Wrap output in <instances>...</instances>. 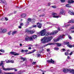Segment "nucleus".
I'll list each match as a JSON object with an SVG mask.
<instances>
[{
    "label": "nucleus",
    "mask_w": 74,
    "mask_h": 74,
    "mask_svg": "<svg viewBox=\"0 0 74 74\" xmlns=\"http://www.w3.org/2000/svg\"><path fill=\"white\" fill-rule=\"evenodd\" d=\"M53 38L52 37H47L43 38L41 40V41L42 44H45L46 42H48L49 41H51Z\"/></svg>",
    "instance_id": "nucleus-1"
},
{
    "label": "nucleus",
    "mask_w": 74,
    "mask_h": 74,
    "mask_svg": "<svg viewBox=\"0 0 74 74\" xmlns=\"http://www.w3.org/2000/svg\"><path fill=\"white\" fill-rule=\"evenodd\" d=\"M63 72L65 73H67V72H70L72 73V74H74V70H70L68 69H64L63 70Z\"/></svg>",
    "instance_id": "nucleus-2"
},
{
    "label": "nucleus",
    "mask_w": 74,
    "mask_h": 74,
    "mask_svg": "<svg viewBox=\"0 0 74 74\" xmlns=\"http://www.w3.org/2000/svg\"><path fill=\"white\" fill-rule=\"evenodd\" d=\"M64 36H65V35H63L61 36H59V38L56 39H54V41L55 42H58V41H59V40H62V39L63 38V37H64Z\"/></svg>",
    "instance_id": "nucleus-3"
},
{
    "label": "nucleus",
    "mask_w": 74,
    "mask_h": 74,
    "mask_svg": "<svg viewBox=\"0 0 74 74\" xmlns=\"http://www.w3.org/2000/svg\"><path fill=\"white\" fill-rule=\"evenodd\" d=\"M39 33L40 34L41 36H45V34L46 33V30H43L42 31H41Z\"/></svg>",
    "instance_id": "nucleus-4"
},
{
    "label": "nucleus",
    "mask_w": 74,
    "mask_h": 74,
    "mask_svg": "<svg viewBox=\"0 0 74 74\" xmlns=\"http://www.w3.org/2000/svg\"><path fill=\"white\" fill-rule=\"evenodd\" d=\"M25 40L26 41H33V38L31 36L29 37L27 36L25 37Z\"/></svg>",
    "instance_id": "nucleus-5"
},
{
    "label": "nucleus",
    "mask_w": 74,
    "mask_h": 74,
    "mask_svg": "<svg viewBox=\"0 0 74 74\" xmlns=\"http://www.w3.org/2000/svg\"><path fill=\"white\" fill-rule=\"evenodd\" d=\"M15 71H17V69H15V68H10V69H6V68H3V69L4 70H5V71H10V70H14Z\"/></svg>",
    "instance_id": "nucleus-6"
},
{
    "label": "nucleus",
    "mask_w": 74,
    "mask_h": 74,
    "mask_svg": "<svg viewBox=\"0 0 74 74\" xmlns=\"http://www.w3.org/2000/svg\"><path fill=\"white\" fill-rule=\"evenodd\" d=\"M57 15V14L55 13H52V15L53 18H60V17H61L60 16H56Z\"/></svg>",
    "instance_id": "nucleus-7"
},
{
    "label": "nucleus",
    "mask_w": 74,
    "mask_h": 74,
    "mask_svg": "<svg viewBox=\"0 0 74 74\" xmlns=\"http://www.w3.org/2000/svg\"><path fill=\"white\" fill-rule=\"evenodd\" d=\"M10 53V55H12L14 56H18L19 55L18 53H17L15 52L11 51Z\"/></svg>",
    "instance_id": "nucleus-8"
},
{
    "label": "nucleus",
    "mask_w": 74,
    "mask_h": 74,
    "mask_svg": "<svg viewBox=\"0 0 74 74\" xmlns=\"http://www.w3.org/2000/svg\"><path fill=\"white\" fill-rule=\"evenodd\" d=\"M51 60H47V62L48 63H51L54 64L55 61H53V60H52V59H51Z\"/></svg>",
    "instance_id": "nucleus-9"
},
{
    "label": "nucleus",
    "mask_w": 74,
    "mask_h": 74,
    "mask_svg": "<svg viewBox=\"0 0 74 74\" xmlns=\"http://www.w3.org/2000/svg\"><path fill=\"white\" fill-rule=\"evenodd\" d=\"M58 31L57 30L53 31V32L50 34V35H53L54 34H56V33H58Z\"/></svg>",
    "instance_id": "nucleus-10"
},
{
    "label": "nucleus",
    "mask_w": 74,
    "mask_h": 74,
    "mask_svg": "<svg viewBox=\"0 0 74 74\" xmlns=\"http://www.w3.org/2000/svg\"><path fill=\"white\" fill-rule=\"evenodd\" d=\"M68 13L70 14V15H74V12L73 11L69 10V11Z\"/></svg>",
    "instance_id": "nucleus-11"
},
{
    "label": "nucleus",
    "mask_w": 74,
    "mask_h": 74,
    "mask_svg": "<svg viewBox=\"0 0 74 74\" xmlns=\"http://www.w3.org/2000/svg\"><path fill=\"white\" fill-rule=\"evenodd\" d=\"M37 25H38V28H40V29H41V27L42 26V24L39 23H37Z\"/></svg>",
    "instance_id": "nucleus-12"
},
{
    "label": "nucleus",
    "mask_w": 74,
    "mask_h": 74,
    "mask_svg": "<svg viewBox=\"0 0 74 74\" xmlns=\"http://www.w3.org/2000/svg\"><path fill=\"white\" fill-rule=\"evenodd\" d=\"M6 63H14V61L12 60H9L8 61L6 62Z\"/></svg>",
    "instance_id": "nucleus-13"
},
{
    "label": "nucleus",
    "mask_w": 74,
    "mask_h": 74,
    "mask_svg": "<svg viewBox=\"0 0 74 74\" xmlns=\"http://www.w3.org/2000/svg\"><path fill=\"white\" fill-rule=\"evenodd\" d=\"M7 32V30L6 29H4L2 30V29H0V32H2L3 33H4V32Z\"/></svg>",
    "instance_id": "nucleus-14"
},
{
    "label": "nucleus",
    "mask_w": 74,
    "mask_h": 74,
    "mask_svg": "<svg viewBox=\"0 0 74 74\" xmlns=\"http://www.w3.org/2000/svg\"><path fill=\"white\" fill-rule=\"evenodd\" d=\"M32 38H33L34 39V40H36L37 38V36L36 35H33V36H31Z\"/></svg>",
    "instance_id": "nucleus-15"
},
{
    "label": "nucleus",
    "mask_w": 74,
    "mask_h": 74,
    "mask_svg": "<svg viewBox=\"0 0 74 74\" xmlns=\"http://www.w3.org/2000/svg\"><path fill=\"white\" fill-rule=\"evenodd\" d=\"M21 18H26V14H22L21 15Z\"/></svg>",
    "instance_id": "nucleus-16"
},
{
    "label": "nucleus",
    "mask_w": 74,
    "mask_h": 74,
    "mask_svg": "<svg viewBox=\"0 0 74 74\" xmlns=\"http://www.w3.org/2000/svg\"><path fill=\"white\" fill-rule=\"evenodd\" d=\"M55 44H56L55 43H49L46 45V46H47V45H55Z\"/></svg>",
    "instance_id": "nucleus-17"
},
{
    "label": "nucleus",
    "mask_w": 74,
    "mask_h": 74,
    "mask_svg": "<svg viewBox=\"0 0 74 74\" xmlns=\"http://www.w3.org/2000/svg\"><path fill=\"white\" fill-rule=\"evenodd\" d=\"M2 74H15V73L13 72L12 73H9L8 72L7 73L5 72H4L2 73Z\"/></svg>",
    "instance_id": "nucleus-18"
},
{
    "label": "nucleus",
    "mask_w": 74,
    "mask_h": 74,
    "mask_svg": "<svg viewBox=\"0 0 74 74\" xmlns=\"http://www.w3.org/2000/svg\"><path fill=\"white\" fill-rule=\"evenodd\" d=\"M64 13V11H63V9H61L60 11V12L59 14L60 15H62Z\"/></svg>",
    "instance_id": "nucleus-19"
},
{
    "label": "nucleus",
    "mask_w": 74,
    "mask_h": 74,
    "mask_svg": "<svg viewBox=\"0 0 74 74\" xmlns=\"http://www.w3.org/2000/svg\"><path fill=\"white\" fill-rule=\"evenodd\" d=\"M21 60H23V62H25V61H26V60L27 59L26 58H24L22 57L21 58Z\"/></svg>",
    "instance_id": "nucleus-20"
},
{
    "label": "nucleus",
    "mask_w": 74,
    "mask_h": 74,
    "mask_svg": "<svg viewBox=\"0 0 74 74\" xmlns=\"http://www.w3.org/2000/svg\"><path fill=\"white\" fill-rule=\"evenodd\" d=\"M32 21V19L30 18H28V20L27 21V23H29V22H30Z\"/></svg>",
    "instance_id": "nucleus-21"
},
{
    "label": "nucleus",
    "mask_w": 74,
    "mask_h": 74,
    "mask_svg": "<svg viewBox=\"0 0 74 74\" xmlns=\"http://www.w3.org/2000/svg\"><path fill=\"white\" fill-rule=\"evenodd\" d=\"M21 52H27L28 50H23L21 51Z\"/></svg>",
    "instance_id": "nucleus-22"
},
{
    "label": "nucleus",
    "mask_w": 74,
    "mask_h": 74,
    "mask_svg": "<svg viewBox=\"0 0 74 74\" xmlns=\"http://www.w3.org/2000/svg\"><path fill=\"white\" fill-rule=\"evenodd\" d=\"M74 1H73V0H70V1H68V3L69 4H71V3H74Z\"/></svg>",
    "instance_id": "nucleus-23"
},
{
    "label": "nucleus",
    "mask_w": 74,
    "mask_h": 74,
    "mask_svg": "<svg viewBox=\"0 0 74 74\" xmlns=\"http://www.w3.org/2000/svg\"><path fill=\"white\" fill-rule=\"evenodd\" d=\"M69 44H70V42H64V44L67 45H69Z\"/></svg>",
    "instance_id": "nucleus-24"
},
{
    "label": "nucleus",
    "mask_w": 74,
    "mask_h": 74,
    "mask_svg": "<svg viewBox=\"0 0 74 74\" xmlns=\"http://www.w3.org/2000/svg\"><path fill=\"white\" fill-rule=\"evenodd\" d=\"M16 33H17V31H16L13 32L12 33V35H14V34H16Z\"/></svg>",
    "instance_id": "nucleus-25"
},
{
    "label": "nucleus",
    "mask_w": 74,
    "mask_h": 74,
    "mask_svg": "<svg viewBox=\"0 0 74 74\" xmlns=\"http://www.w3.org/2000/svg\"><path fill=\"white\" fill-rule=\"evenodd\" d=\"M66 7H71V6L70 4H66Z\"/></svg>",
    "instance_id": "nucleus-26"
},
{
    "label": "nucleus",
    "mask_w": 74,
    "mask_h": 74,
    "mask_svg": "<svg viewBox=\"0 0 74 74\" xmlns=\"http://www.w3.org/2000/svg\"><path fill=\"white\" fill-rule=\"evenodd\" d=\"M30 32V30H29L27 29H26L25 30V33H29V32Z\"/></svg>",
    "instance_id": "nucleus-27"
},
{
    "label": "nucleus",
    "mask_w": 74,
    "mask_h": 74,
    "mask_svg": "<svg viewBox=\"0 0 74 74\" xmlns=\"http://www.w3.org/2000/svg\"><path fill=\"white\" fill-rule=\"evenodd\" d=\"M34 33V31L30 30L29 33H30V34H33V33Z\"/></svg>",
    "instance_id": "nucleus-28"
},
{
    "label": "nucleus",
    "mask_w": 74,
    "mask_h": 74,
    "mask_svg": "<svg viewBox=\"0 0 74 74\" xmlns=\"http://www.w3.org/2000/svg\"><path fill=\"white\" fill-rule=\"evenodd\" d=\"M67 46L69 47V48H72V47H73V46L69 44L68 45H67Z\"/></svg>",
    "instance_id": "nucleus-29"
},
{
    "label": "nucleus",
    "mask_w": 74,
    "mask_h": 74,
    "mask_svg": "<svg viewBox=\"0 0 74 74\" xmlns=\"http://www.w3.org/2000/svg\"><path fill=\"white\" fill-rule=\"evenodd\" d=\"M31 22L32 23H34V22H35V20L33 19L31 20Z\"/></svg>",
    "instance_id": "nucleus-30"
},
{
    "label": "nucleus",
    "mask_w": 74,
    "mask_h": 74,
    "mask_svg": "<svg viewBox=\"0 0 74 74\" xmlns=\"http://www.w3.org/2000/svg\"><path fill=\"white\" fill-rule=\"evenodd\" d=\"M70 23H74V19L71 20L70 21Z\"/></svg>",
    "instance_id": "nucleus-31"
},
{
    "label": "nucleus",
    "mask_w": 74,
    "mask_h": 74,
    "mask_svg": "<svg viewBox=\"0 0 74 74\" xmlns=\"http://www.w3.org/2000/svg\"><path fill=\"white\" fill-rule=\"evenodd\" d=\"M65 55L66 56H68V55H69V53L67 52H66L65 53Z\"/></svg>",
    "instance_id": "nucleus-32"
},
{
    "label": "nucleus",
    "mask_w": 74,
    "mask_h": 74,
    "mask_svg": "<svg viewBox=\"0 0 74 74\" xmlns=\"http://www.w3.org/2000/svg\"><path fill=\"white\" fill-rule=\"evenodd\" d=\"M57 47H60L61 46V44L60 43H57Z\"/></svg>",
    "instance_id": "nucleus-33"
},
{
    "label": "nucleus",
    "mask_w": 74,
    "mask_h": 74,
    "mask_svg": "<svg viewBox=\"0 0 74 74\" xmlns=\"http://www.w3.org/2000/svg\"><path fill=\"white\" fill-rule=\"evenodd\" d=\"M0 51L1 52H3V53H4L5 52L4 50L3 49H1Z\"/></svg>",
    "instance_id": "nucleus-34"
},
{
    "label": "nucleus",
    "mask_w": 74,
    "mask_h": 74,
    "mask_svg": "<svg viewBox=\"0 0 74 74\" xmlns=\"http://www.w3.org/2000/svg\"><path fill=\"white\" fill-rule=\"evenodd\" d=\"M54 50H55L56 51H58V49H59V48L58 47H55L54 48Z\"/></svg>",
    "instance_id": "nucleus-35"
},
{
    "label": "nucleus",
    "mask_w": 74,
    "mask_h": 74,
    "mask_svg": "<svg viewBox=\"0 0 74 74\" xmlns=\"http://www.w3.org/2000/svg\"><path fill=\"white\" fill-rule=\"evenodd\" d=\"M66 51V50H65V49H61V52H64Z\"/></svg>",
    "instance_id": "nucleus-36"
},
{
    "label": "nucleus",
    "mask_w": 74,
    "mask_h": 74,
    "mask_svg": "<svg viewBox=\"0 0 74 74\" xmlns=\"http://www.w3.org/2000/svg\"><path fill=\"white\" fill-rule=\"evenodd\" d=\"M4 62H5L4 61H1V63L0 64V66H1V65H2V64H3V63H4Z\"/></svg>",
    "instance_id": "nucleus-37"
},
{
    "label": "nucleus",
    "mask_w": 74,
    "mask_h": 74,
    "mask_svg": "<svg viewBox=\"0 0 74 74\" xmlns=\"http://www.w3.org/2000/svg\"><path fill=\"white\" fill-rule=\"evenodd\" d=\"M50 34H49V32H48L47 33L46 35V36H48Z\"/></svg>",
    "instance_id": "nucleus-38"
},
{
    "label": "nucleus",
    "mask_w": 74,
    "mask_h": 74,
    "mask_svg": "<svg viewBox=\"0 0 74 74\" xmlns=\"http://www.w3.org/2000/svg\"><path fill=\"white\" fill-rule=\"evenodd\" d=\"M1 2L2 3H4L5 2V0H0Z\"/></svg>",
    "instance_id": "nucleus-39"
},
{
    "label": "nucleus",
    "mask_w": 74,
    "mask_h": 74,
    "mask_svg": "<svg viewBox=\"0 0 74 74\" xmlns=\"http://www.w3.org/2000/svg\"><path fill=\"white\" fill-rule=\"evenodd\" d=\"M45 15V14H43L42 15H40L39 16V17H41L42 16H44Z\"/></svg>",
    "instance_id": "nucleus-40"
},
{
    "label": "nucleus",
    "mask_w": 74,
    "mask_h": 74,
    "mask_svg": "<svg viewBox=\"0 0 74 74\" xmlns=\"http://www.w3.org/2000/svg\"><path fill=\"white\" fill-rule=\"evenodd\" d=\"M36 62H33L32 64H33V65L36 64Z\"/></svg>",
    "instance_id": "nucleus-41"
},
{
    "label": "nucleus",
    "mask_w": 74,
    "mask_h": 74,
    "mask_svg": "<svg viewBox=\"0 0 74 74\" xmlns=\"http://www.w3.org/2000/svg\"><path fill=\"white\" fill-rule=\"evenodd\" d=\"M20 25L21 27L23 26V23H21L20 24Z\"/></svg>",
    "instance_id": "nucleus-42"
},
{
    "label": "nucleus",
    "mask_w": 74,
    "mask_h": 74,
    "mask_svg": "<svg viewBox=\"0 0 74 74\" xmlns=\"http://www.w3.org/2000/svg\"><path fill=\"white\" fill-rule=\"evenodd\" d=\"M52 8H56V6L55 5H53L52 6Z\"/></svg>",
    "instance_id": "nucleus-43"
},
{
    "label": "nucleus",
    "mask_w": 74,
    "mask_h": 74,
    "mask_svg": "<svg viewBox=\"0 0 74 74\" xmlns=\"http://www.w3.org/2000/svg\"><path fill=\"white\" fill-rule=\"evenodd\" d=\"M68 37H69V39H70V40H71V36H70V35H69Z\"/></svg>",
    "instance_id": "nucleus-44"
},
{
    "label": "nucleus",
    "mask_w": 74,
    "mask_h": 74,
    "mask_svg": "<svg viewBox=\"0 0 74 74\" xmlns=\"http://www.w3.org/2000/svg\"><path fill=\"white\" fill-rule=\"evenodd\" d=\"M32 27H37V25H34L32 26Z\"/></svg>",
    "instance_id": "nucleus-45"
},
{
    "label": "nucleus",
    "mask_w": 74,
    "mask_h": 74,
    "mask_svg": "<svg viewBox=\"0 0 74 74\" xmlns=\"http://www.w3.org/2000/svg\"><path fill=\"white\" fill-rule=\"evenodd\" d=\"M5 21H8V18L7 17H5Z\"/></svg>",
    "instance_id": "nucleus-46"
},
{
    "label": "nucleus",
    "mask_w": 74,
    "mask_h": 74,
    "mask_svg": "<svg viewBox=\"0 0 74 74\" xmlns=\"http://www.w3.org/2000/svg\"><path fill=\"white\" fill-rule=\"evenodd\" d=\"M37 55L38 56V57H40V56H41V55H40V54H38Z\"/></svg>",
    "instance_id": "nucleus-47"
},
{
    "label": "nucleus",
    "mask_w": 74,
    "mask_h": 74,
    "mask_svg": "<svg viewBox=\"0 0 74 74\" xmlns=\"http://www.w3.org/2000/svg\"><path fill=\"white\" fill-rule=\"evenodd\" d=\"M61 1L62 3H64L65 1V0H61Z\"/></svg>",
    "instance_id": "nucleus-48"
},
{
    "label": "nucleus",
    "mask_w": 74,
    "mask_h": 74,
    "mask_svg": "<svg viewBox=\"0 0 74 74\" xmlns=\"http://www.w3.org/2000/svg\"><path fill=\"white\" fill-rule=\"evenodd\" d=\"M70 26V25L69 24V25H66V27H68V26Z\"/></svg>",
    "instance_id": "nucleus-49"
},
{
    "label": "nucleus",
    "mask_w": 74,
    "mask_h": 74,
    "mask_svg": "<svg viewBox=\"0 0 74 74\" xmlns=\"http://www.w3.org/2000/svg\"><path fill=\"white\" fill-rule=\"evenodd\" d=\"M71 33H74V30L73 31H71Z\"/></svg>",
    "instance_id": "nucleus-50"
},
{
    "label": "nucleus",
    "mask_w": 74,
    "mask_h": 74,
    "mask_svg": "<svg viewBox=\"0 0 74 74\" xmlns=\"http://www.w3.org/2000/svg\"><path fill=\"white\" fill-rule=\"evenodd\" d=\"M72 54H73L72 52H71V53H70L69 54V55L70 56L71 55H72Z\"/></svg>",
    "instance_id": "nucleus-51"
},
{
    "label": "nucleus",
    "mask_w": 74,
    "mask_h": 74,
    "mask_svg": "<svg viewBox=\"0 0 74 74\" xmlns=\"http://www.w3.org/2000/svg\"><path fill=\"white\" fill-rule=\"evenodd\" d=\"M35 51H36V50L34 49V50H33L32 51V53H34V52H35Z\"/></svg>",
    "instance_id": "nucleus-52"
},
{
    "label": "nucleus",
    "mask_w": 74,
    "mask_h": 74,
    "mask_svg": "<svg viewBox=\"0 0 74 74\" xmlns=\"http://www.w3.org/2000/svg\"><path fill=\"white\" fill-rule=\"evenodd\" d=\"M4 3V4H5V5H7V2H6V1H5V2H4V3Z\"/></svg>",
    "instance_id": "nucleus-53"
},
{
    "label": "nucleus",
    "mask_w": 74,
    "mask_h": 74,
    "mask_svg": "<svg viewBox=\"0 0 74 74\" xmlns=\"http://www.w3.org/2000/svg\"><path fill=\"white\" fill-rule=\"evenodd\" d=\"M33 53L32 51L31 52H29L28 53V54H31V53Z\"/></svg>",
    "instance_id": "nucleus-54"
},
{
    "label": "nucleus",
    "mask_w": 74,
    "mask_h": 74,
    "mask_svg": "<svg viewBox=\"0 0 74 74\" xmlns=\"http://www.w3.org/2000/svg\"><path fill=\"white\" fill-rule=\"evenodd\" d=\"M18 28H19V29H21L22 28V26H18Z\"/></svg>",
    "instance_id": "nucleus-55"
},
{
    "label": "nucleus",
    "mask_w": 74,
    "mask_h": 74,
    "mask_svg": "<svg viewBox=\"0 0 74 74\" xmlns=\"http://www.w3.org/2000/svg\"><path fill=\"white\" fill-rule=\"evenodd\" d=\"M50 51V49H47V51L49 52Z\"/></svg>",
    "instance_id": "nucleus-56"
},
{
    "label": "nucleus",
    "mask_w": 74,
    "mask_h": 74,
    "mask_svg": "<svg viewBox=\"0 0 74 74\" xmlns=\"http://www.w3.org/2000/svg\"><path fill=\"white\" fill-rule=\"evenodd\" d=\"M74 29V26H73L71 28V29Z\"/></svg>",
    "instance_id": "nucleus-57"
},
{
    "label": "nucleus",
    "mask_w": 74,
    "mask_h": 74,
    "mask_svg": "<svg viewBox=\"0 0 74 74\" xmlns=\"http://www.w3.org/2000/svg\"><path fill=\"white\" fill-rule=\"evenodd\" d=\"M4 18V17H3L2 19H1V21H3V19Z\"/></svg>",
    "instance_id": "nucleus-58"
},
{
    "label": "nucleus",
    "mask_w": 74,
    "mask_h": 74,
    "mask_svg": "<svg viewBox=\"0 0 74 74\" xmlns=\"http://www.w3.org/2000/svg\"><path fill=\"white\" fill-rule=\"evenodd\" d=\"M11 34V32H9L8 33V35H10V34Z\"/></svg>",
    "instance_id": "nucleus-59"
},
{
    "label": "nucleus",
    "mask_w": 74,
    "mask_h": 74,
    "mask_svg": "<svg viewBox=\"0 0 74 74\" xmlns=\"http://www.w3.org/2000/svg\"><path fill=\"white\" fill-rule=\"evenodd\" d=\"M57 29L58 30H59V31H60V28H57Z\"/></svg>",
    "instance_id": "nucleus-60"
},
{
    "label": "nucleus",
    "mask_w": 74,
    "mask_h": 74,
    "mask_svg": "<svg viewBox=\"0 0 74 74\" xmlns=\"http://www.w3.org/2000/svg\"><path fill=\"white\" fill-rule=\"evenodd\" d=\"M14 14H16V11H14Z\"/></svg>",
    "instance_id": "nucleus-61"
},
{
    "label": "nucleus",
    "mask_w": 74,
    "mask_h": 74,
    "mask_svg": "<svg viewBox=\"0 0 74 74\" xmlns=\"http://www.w3.org/2000/svg\"><path fill=\"white\" fill-rule=\"evenodd\" d=\"M48 5H51V3H48Z\"/></svg>",
    "instance_id": "nucleus-62"
},
{
    "label": "nucleus",
    "mask_w": 74,
    "mask_h": 74,
    "mask_svg": "<svg viewBox=\"0 0 74 74\" xmlns=\"http://www.w3.org/2000/svg\"><path fill=\"white\" fill-rule=\"evenodd\" d=\"M32 49V48H31V47H29L28 48L29 49Z\"/></svg>",
    "instance_id": "nucleus-63"
},
{
    "label": "nucleus",
    "mask_w": 74,
    "mask_h": 74,
    "mask_svg": "<svg viewBox=\"0 0 74 74\" xmlns=\"http://www.w3.org/2000/svg\"><path fill=\"white\" fill-rule=\"evenodd\" d=\"M1 71H2L0 69V74H1Z\"/></svg>",
    "instance_id": "nucleus-64"
}]
</instances>
